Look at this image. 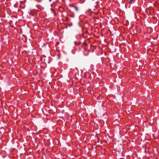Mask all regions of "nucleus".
I'll return each mask as SVG.
<instances>
[{
	"instance_id": "0eeeda50",
	"label": "nucleus",
	"mask_w": 159,
	"mask_h": 159,
	"mask_svg": "<svg viewBox=\"0 0 159 159\" xmlns=\"http://www.w3.org/2000/svg\"><path fill=\"white\" fill-rule=\"evenodd\" d=\"M95 8H96V6H95Z\"/></svg>"
},
{
	"instance_id": "20e7f679",
	"label": "nucleus",
	"mask_w": 159,
	"mask_h": 159,
	"mask_svg": "<svg viewBox=\"0 0 159 159\" xmlns=\"http://www.w3.org/2000/svg\"><path fill=\"white\" fill-rule=\"evenodd\" d=\"M70 6L71 7H74L75 6V5H71Z\"/></svg>"
},
{
	"instance_id": "f03ea898",
	"label": "nucleus",
	"mask_w": 159,
	"mask_h": 159,
	"mask_svg": "<svg viewBox=\"0 0 159 159\" xmlns=\"http://www.w3.org/2000/svg\"><path fill=\"white\" fill-rule=\"evenodd\" d=\"M74 8L75 9V10L77 11H78L79 9H78V7H77L75 6Z\"/></svg>"
},
{
	"instance_id": "f257e3e1",
	"label": "nucleus",
	"mask_w": 159,
	"mask_h": 159,
	"mask_svg": "<svg viewBox=\"0 0 159 159\" xmlns=\"http://www.w3.org/2000/svg\"><path fill=\"white\" fill-rule=\"evenodd\" d=\"M136 0H129V3L130 4H131L134 3Z\"/></svg>"
},
{
	"instance_id": "39448f33",
	"label": "nucleus",
	"mask_w": 159,
	"mask_h": 159,
	"mask_svg": "<svg viewBox=\"0 0 159 159\" xmlns=\"http://www.w3.org/2000/svg\"><path fill=\"white\" fill-rule=\"evenodd\" d=\"M98 2V1H97V0H96V1H95V2H96H96Z\"/></svg>"
},
{
	"instance_id": "7ed1b4c3",
	"label": "nucleus",
	"mask_w": 159,
	"mask_h": 159,
	"mask_svg": "<svg viewBox=\"0 0 159 159\" xmlns=\"http://www.w3.org/2000/svg\"><path fill=\"white\" fill-rule=\"evenodd\" d=\"M74 43L75 44V45H79V44H80V42H79V43H77L76 42H74Z\"/></svg>"
},
{
	"instance_id": "423d86ee",
	"label": "nucleus",
	"mask_w": 159,
	"mask_h": 159,
	"mask_svg": "<svg viewBox=\"0 0 159 159\" xmlns=\"http://www.w3.org/2000/svg\"><path fill=\"white\" fill-rule=\"evenodd\" d=\"M52 1V0H49V2H51Z\"/></svg>"
}]
</instances>
